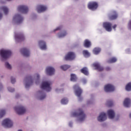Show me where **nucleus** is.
<instances>
[{"label": "nucleus", "mask_w": 131, "mask_h": 131, "mask_svg": "<svg viewBox=\"0 0 131 131\" xmlns=\"http://www.w3.org/2000/svg\"><path fill=\"white\" fill-rule=\"evenodd\" d=\"M107 114L108 115V118L110 119H113L115 116V113L112 110H109L107 111Z\"/></svg>", "instance_id": "obj_22"}, {"label": "nucleus", "mask_w": 131, "mask_h": 131, "mask_svg": "<svg viewBox=\"0 0 131 131\" xmlns=\"http://www.w3.org/2000/svg\"><path fill=\"white\" fill-rule=\"evenodd\" d=\"M117 17H118V14L116 11H112L111 14L108 16L110 20H115L116 19H117Z\"/></svg>", "instance_id": "obj_17"}, {"label": "nucleus", "mask_w": 131, "mask_h": 131, "mask_svg": "<svg viewBox=\"0 0 131 131\" xmlns=\"http://www.w3.org/2000/svg\"><path fill=\"white\" fill-rule=\"evenodd\" d=\"M3 17V14L0 13V19H2V17Z\"/></svg>", "instance_id": "obj_46"}, {"label": "nucleus", "mask_w": 131, "mask_h": 131, "mask_svg": "<svg viewBox=\"0 0 131 131\" xmlns=\"http://www.w3.org/2000/svg\"><path fill=\"white\" fill-rule=\"evenodd\" d=\"M104 91L108 93L109 92H114L115 91V88L112 84H108L104 86Z\"/></svg>", "instance_id": "obj_12"}, {"label": "nucleus", "mask_w": 131, "mask_h": 131, "mask_svg": "<svg viewBox=\"0 0 131 131\" xmlns=\"http://www.w3.org/2000/svg\"><path fill=\"white\" fill-rule=\"evenodd\" d=\"M130 104H131L130 99L125 98L123 102V105L124 107H126V108H128V107H130Z\"/></svg>", "instance_id": "obj_20"}, {"label": "nucleus", "mask_w": 131, "mask_h": 131, "mask_svg": "<svg viewBox=\"0 0 131 131\" xmlns=\"http://www.w3.org/2000/svg\"><path fill=\"white\" fill-rule=\"evenodd\" d=\"M100 52H101V49L99 48H95L93 50V53L95 55H98Z\"/></svg>", "instance_id": "obj_29"}, {"label": "nucleus", "mask_w": 131, "mask_h": 131, "mask_svg": "<svg viewBox=\"0 0 131 131\" xmlns=\"http://www.w3.org/2000/svg\"><path fill=\"white\" fill-rule=\"evenodd\" d=\"M60 29L61 27H58L55 30H54V31H57V30H60Z\"/></svg>", "instance_id": "obj_42"}, {"label": "nucleus", "mask_w": 131, "mask_h": 131, "mask_svg": "<svg viewBox=\"0 0 131 131\" xmlns=\"http://www.w3.org/2000/svg\"><path fill=\"white\" fill-rule=\"evenodd\" d=\"M6 114V111L5 110H0V118H2Z\"/></svg>", "instance_id": "obj_33"}, {"label": "nucleus", "mask_w": 131, "mask_h": 131, "mask_svg": "<svg viewBox=\"0 0 131 131\" xmlns=\"http://www.w3.org/2000/svg\"><path fill=\"white\" fill-rule=\"evenodd\" d=\"M105 69L106 71H109V70H111V69L110 68V67H106Z\"/></svg>", "instance_id": "obj_44"}, {"label": "nucleus", "mask_w": 131, "mask_h": 131, "mask_svg": "<svg viewBox=\"0 0 131 131\" xmlns=\"http://www.w3.org/2000/svg\"><path fill=\"white\" fill-rule=\"evenodd\" d=\"M12 55V52L10 50L2 49L0 50V55L3 59H8Z\"/></svg>", "instance_id": "obj_2"}, {"label": "nucleus", "mask_w": 131, "mask_h": 131, "mask_svg": "<svg viewBox=\"0 0 131 131\" xmlns=\"http://www.w3.org/2000/svg\"><path fill=\"white\" fill-rule=\"evenodd\" d=\"M39 46H40L41 50H47V45L46 44V42L42 40L39 41Z\"/></svg>", "instance_id": "obj_23"}, {"label": "nucleus", "mask_w": 131, "mask_h": 131, "mask_svg": "<svg viewBox=\"0 0 131 131\" xmlns=\"http://www.w3.org/2000/svg\"><path fill=\"white\" fill-rule=\"evenodd\" d=\"M97 119L99 121H100V122L105 121V120L107 119V116H106V114L104 112L101 113L98 116Z\"/></svg>", "instance_id": "obj_13"}, {"label": "nucleus", "mask_w": 131, "mask_h": 131, "mask_svg": "<svg viewBox=\"0 0 131 131\" xmlns=\"http://www.w3.org/2000/svg\"><path fill=\"white\" fill-rule=\"evenodd\" d=\"M17 11L23 14H27L28 12V7L26 6L21 5L18 7Z\"/></svg>", "instance_id": "obj_10"}, {"label": "nucleus", "mask_w": 131, "mask_h": 131, "mask_svg": "<svg viewBox=\"0 0 131 131\" xmlns=\"http://www.w3.org/2000/svg\"><path fill=\"white\" fill-rule=\"evenodd\" d=\"M125 90L127 91V92L131 91V82H129L126 85Z\"/></svg>", "instance_id": "obj_31"}, {"label": "nucleus", "mask_w": 131, "mask_h": 131, "mask_svg": "<svg viewBox=\"0 0 131 131\" xmlns=\"http://www.w3.org/2000/svg\"><path fill=\"white\" fill-rule=\"evenodd\" d=\"M35 79L39 80V75L38 74H36L34 75Z\"/></svg>", "instance_id": "obj_39"}, {"label": "nucleus", "mask_w": 131, "mask_h": 131, "mask_svg": "<svg viewBox=\"0 0 131 131\" xmlns=\"http://www.w3.org/2000/svg\"><path fill=\"white\" fill-rule=\"evenodd\" d=\"M47 10V7L43 5H38L37 7V11L38 13H42Z\"/></svg>", "instance_id": "obj_19"}, {"label": "nucleus", "mask_w": 131, "mask_h": 131, "mask_svg": "<svg viewBox=\"0 0 131 131\" xmlns=\"http://www.w3.org/2000/svg\"><path fill=\"white\" fill-rule=\"evenodd\" d=\"M66 34H67V33H66V32H64L63 33L60 34L59 35V37H63L65 36Z\"/></svg>", "instance_id": "obj_38"}, {"label": "nucleus", "mask_w": 131, "mask_h": 131, "mask_svg": "<svg viewBox=\"0 0 131 131\" xmlns=\"http://www.w3.org/2000/svg\"><path fill=\"white\" fill-rule=\"evenodd\" d=\"M2 125L5 127H12L13 126V122L9 119H6L3 121Z\"/></svg>", "instance_id": "obj_7"}, {"label": "nucleus", "mask_w": 131, "mask_h": 131, "mask_svg": "<svg viewBox=\"0 0 131 131\" xmlns=\"http://www.w3.org/2000/svg\"><path fill=\"white\" fill-rule=\"evenodd\" d=\"M13 20H16L17 24H20L23 22V17L20 14H16L14 16Z\"/></svg>", "instance_id": "obj_16"}, {"label": "nucleus", "mask_w": 131, "mask_h": 131, "mask_svg": "<svg viewBox=\"0 0 131 131\" xmlns=\"http://www.w3.org/2000/svg\"><path fill=\"white\" fill-rule=\"evenodd\" d=\"M93 67H95V69L96 70H98V71H103L104 70V68L101 67L100 65V63H93Z\"/></svg>", "instance_id": "obj_21"}, {"label": "nucleus", "mask_w": 131, "mask_h": 131, "mask_svg": "<svg viewBox=\"0 0 131 131\" xmlns=\"http://www.w3.org/2000/svg\"><path fill=\"white\" fill-rule=\"evenodd\" d=\"M75 59V54L73 52H69L65 56L66 61H72Z\"/></svg>", "instance_id": "obj_9"}, {"label": "nucleus", "mask_w": 131, "mask_h": 131, "mask_svg": "<svg viewBox=\"0 0 131 131\" xmlns=\"http://www.w3.org/2000/svg\"><path fill=\"white\" fill-rule=\"evenodd\" d=\"M128 26H129L130 28L131 29V20L129 21Z\"/></svg>", "instance_id": "obj_45"}, {"label": "nucleus", "mask_w": 131, "mask_h": 131, "mask_svg": "<svg viewBox=\"0 0 131 131\" xmlns=\"http://www.w3.org/2000/svg\"><path fill=\"white\" fill-rule=\"evenodd\" d=\"M107 105L108 107H112V106H113V101H112V100L107 101Z\"/></svg>", "instance_id": "obj_36"}, {"label": "nucleus", "mask_w": 131, "mask_h": 131, "mask_svg": "<svg viewBox=\"0 0 131 131\" xmlns=\"http://www.w3.org/2000/svg\"><path fill=\"white\" fill-rule=\"evenodd\" d=\"M69 126H72V123L70 122L69 124Z\"/></svg>", "instance_id": "obj_47"}, {"label": "nucleus", "mask_w": 131, "mask_h": 131, "mask_svg": "<svg viewBox=\"0 0 131 131\" xmlns=\"http://www.w3.org/2000/svg\"><path fill=\"white\" fill-rule=\"evenodd\" d=\"M103 26L105 30H106V31H108V32L112 31V24H111V23H104Z\"/></svg>", "instance_id": "obj_11"}, {"label": "nucleus", "mask_w": 131, "mask_h": 131, "mask_svg": "<svg viewBox=\"0 0 131 131\" xmlns=\"http://www.w3.org/2000/svg\"><path fill=\"white\" fill-rule=\"evenodd\" d=\"M83 55L84 56V57H90V53H89L88 50H83Z\"/></svg>", "instance_id": "obj_34"}, {"label": "nucleus", "mask_w": 131, "mask_h": 131, "mask_svg": "<svg viewBox=\"0 0 131 131\" xmlns=\"http://www.w3.org/2000/svg\"><path fill=\"white\" fill-rule=\"evenodd\" d=\"M98 3L97 2H90L88 4V7L90 10H92V11H95V10H97L98 7Z\"/></svg>", "instance_id": "obj_8"}, {"label": "nucleus", "mask_w": 131, "mask_h": 131, "mask_svg": "<svg viewBox=\"0 0 131 131\" xmlns=\"http://www.w3.org/2000/svg\"><path fill=\"white\" fill-rule=\"evenodd\" d=\"M15 38L16 41H17V42H19V41H22L25 39L24 35H23V34H16L15 35Z\"/></svg>", "instance_id": "obj_14"}, {"label": "nucleus", "mask_w": 131, "mask_h": 131, "mask_svg": "<svg viewBox=\"0 0 131 131\" xmlns=\"http://www.w3.org/2000/svg\"><path fill=\"white\" fill-rule=\"evenodd\" d=\"M77 80V77L74 74H71V81H76Z\"/></svg>", "instance_id": "obj_27"}, {"label": "nucleus", "mask_w": 131, "mask_h": 131, "mask_svg": "<svg viewBox=\"0 0 131 131\" xmlns=\"http://www.w3.org/2000/svg\"><path fill=\"white\" fill-rule=\"evenodd\" d=\"M18 97H19V95H16V98H18Z\"/></svg>", "instance_id": "obj_48"}, {"label": "nucleus", "mask_w": 131, "mask_h": 131, "mask_svg": "<svg viewBox=\"0 0 131 131\" xmlns=\"http://www.w3.org/2000/svg\"><path fill=\"white\" fill-rule=\"evenodd\" d=\"M25 81L26 82L25 85L26 89H28V88H29L33 83V79L31 76H27L25 78Z\"/></svg>", "instance_id": "obj_6"}, {"label": "nucleus", "mask_w": 131, "mask_h": 131, "mask_svg": "<svg viewBox=\"0 0 131 131\" xmlns=\"http://www.w3.org/2000/svg\"><path fill=\"white\" fill-rule=\"evenodd\" d=\"M51 82L48 81L43 82L41 85L42 90H45L47 92H50L52 88H51Z\"/></svg>", "instance_id": "obj_4"}, {"label": "nucleus", "mask_w": 131, "mask_h": 131, "mask_svg": "<svg viewBox=\"0 0 131 131\" xmlns=\"http://www.w3.org/2000/svg\"><path fill=\"white\" fill-rule=\"evenodd\" d=\"M116 61H117V59H116V58H115V57H113V58L110 59L107 61V62H108V63H115V62H116Z\"/></svg>", "instance_id": "obj_32"}, {"label": "nucleus", "mask_w": 131, "mask_h": 131, "mask_svg": "<svg viewBox=\"0 0 131 131\" xmlns=\"http://www.w3.org/2000/svg\"><path fill=\"white\" fill-rule=\"evenodd\" d=\"M72 116L73 117H78L79 121H83L86 117L85 114H84L81 108H79L73 113Z\"/></svg>", "instance_id": "obj_1"}, {"label": "nucleus", "mask_w": 131, "mask_h": 131, "mask_svg": "<svg viewBox=\"0 0 131 131\" xmlns=\"http://www.w3.org/2000/svg\"><path fill=\"white\" fill-rule=\"evenodd\" d=\"M116 27H117V25H114L112 28H113V29H114V30H115V28H116Z\"/></svg>", "instance_id": "obj_43"}, {"label": "nucleus", "mask_w": 131, "mask_h": 131, "mask_svg": "<svg viewBox=\"0 0 131 131\" xmlns=\"http://www.w3.org/2000/svg\"><path fill=\"white\" fill-rule=\"evenodd\" d=\"M80 72H81V73H83V74H84V75H86V76L89 75V70L88 69V68H86V67H84V68H82L80 70Z\"/></svg>", "instance_id": "obj_24"}, {"label": "nucleus", "mask_w": 131, "mask_h": 131, "mask_svg": "<svg viewBox=\"0 0 131 131\" xmlns=\"http://www.w3.org/2000/svg\"><path fill=\"white\" fill-rule=\"evenodd\" d=\"M38 93L40 94V95H41L40 97V100H43V99L46 98V94L43 93V91H39Z\"/></svg>", "instance_id": "obj_30"}, {"label": "nucleus", "mask_w": 131, "mask_h": 131, "mask_svg": "<svg viewBox=\"0 0 131 131\" xmlns=\"http://www.w3.org/2000/svg\"><path fill=\"white\" fill-rule=\"evenodd\" d=\"M1 10L3 11L5 15H8V13H9V9H8V7L6 6H3L1 7Z\"/></svg>", "instance_id": "obj_26"}, {"label": "nucleus", "mask_w": 131, "mask_h": 131, "mask_svg": "<svg viewBox=\"0 0 131 131\" xmlns=\"http://www.w3.org/2000/svg\"><path fill=\"white\" fill-rule=\"evenodd\" d=\"M46 72L48 75H53L55 74V69L51 67H48L46 69Z\"/></svg>", "instance_id": "obj_18"}, {"label": "nucleus", "mask_w": 131, "mask_h": 131, "mask_svg": "<svg viewBox=\"0 0 131 131\" xmlns=\"http://www.w3.org/2000/svg\"><path fill=\"white\" fill-rule=\"evenodd\" d=\"M20 53L24 57H29L30 55L29 50L26 48H23L20 49Z\"/></svg>", "instance_id": "obj_15"}, {"label": "nucleus", "mask_w": 131, "mask_h": 131, "mask_svg": "<svg viewBox=\"0 0 131 131\" xmlns=\"http://www.w3.org/2000/svg\"><path fill=\"white\" fill-rule=\"evenodd\" d=\"M91 46V41H90V40L88 39H85L84 41V46L85 47V48H90Z\"/></svg>", "instance_id": "obj_25"}, {"label": "nucleus", "mask_w": 131, "mask_h": 131, "mask_svg": "<svg viewBox=\"0 0 131 131\" xmlns=\"http://www.w3.org/2000/svg\"><path fill=\"white\" fill-rule=\"evenodd\" d=\"M11 83H15V82H16V79L13 77H11Z\"/></svg>", "instance_id": "obj_41"}, {"label": "nucleus", "mask_w": 131, "mask_h": 131, "mask_svg": "<svg viewBox=\"0 0 131 131\" xmlns=\"http://www.w3.org/2000/svg\"><path fill=\"white\" fill-rule=\"evenodd\" d=\"M14 110L18 115H23V114H24V113L26 112L25 107L21 105L15 106L14 107Z\"/></svg>", "instance_id": "obj_3"}, {"label": "nucleus", "mask_w": 131, "mask_h": 131, "mask_svg": "<svg viewBox=\"0 0 131 131\" xmlns=\"http://www.w3.org/2000/svg\"><path fill=\"white\" fill-rule=\"evenodd\" d=\"M74 89L75 90V94L76 96L79 98V100H81L80 96L82 93V90L79 88V86L78 84H76L74 86Z\"/></svg>", "instance_id": "obj_5"}, {"label": "nucleus", "mask_w": 131, "mask_h": 131, "mask_svg": "<svg viewBox=\"0 0 131 131\" xmlns=\"http://www.w3.org/2000/svg\"><path fill=\"white\" fill-rule=\"evenodd\" d=\"M8 91L10 92V93H13V92H15V89L14 88H9Z\"/></svg>", "instance_id": "obj_40"}, {"label": "nucleus", "mask_w": 131, "mask_h": 131, "mask_svg": "<svg viewBox=\"0 0 131 131\" xmlns=\"http://www.w3.org/2000/svg\"><path fill=\"white\" fill-rule=\"evenodd\" d=\"M61 104H63V105H65L68 103V99L66 98L62 99L61 100Z\"/></svg>", "instance_id": "obj_35"}, {"label": "nucleus", "mask_w": 131, "mask_h": 131, "mask_svg": "<svg viewBox=\"0 0 131 131\" xmlns=\"http://www.w3.org/2000/svg\"><path fill=\"white\" fill-rule=\"evenodd\" d=\"M60 68L62 69V70H63V71H66V70H67V69H69V68H70V66L65 64L63 66H61L60 67Z\"/></svg>", "instance_id": "obj_28"}, {"label": "nucleus", "mask_w": 131, "mask_h": 131, "mask_svg": "<svg viewBox=\"0 0 131 131\" xmlns=\"http://www.w3.org/2000/svg\"><path fill=\"white\" fill-rule=\"evenodd\" d=\"M5 66L6 68H8V69H12V67L11 66V64L8 62H6L5 63Z\"/></svg>", "instance_id": "obj_37"}]
</instances>
